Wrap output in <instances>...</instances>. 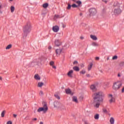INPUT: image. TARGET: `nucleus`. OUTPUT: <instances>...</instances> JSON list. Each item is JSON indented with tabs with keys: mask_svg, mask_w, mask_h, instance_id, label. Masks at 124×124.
Segmentation results:
<instances>
[{
	"mask_svg": "<svg viewBox=\"0 0 124 124\" xmlns=\"http://www.w3.org/2000/svg\"><path fill=\"white\" fill-rule=\"evenodd\" d=\"M13 0H10V1H13Z\"/></svg>",
	"mask_w": 124,
	"mask_h": 124,
	"instance_id": "60",
	"label": "nucleus"
},
{
	"mask_svg": "<svg viewBox=\"0 0 124 124\" xmlns=\"http://www.w3.org/2000/svg\"><path fill=\"white\" fill-rule=\"evenodd\" d=\"M44 85V83L43 82H38L37 87L38 88H42V86Z\"/></svg>",
	"mask_w": 124,
	"mask_h": 124,
	"instance_id": "19",
	"label": "nucleus"
},
{
	"mask_svg": "<svg viewBox=\"0 0 124 124\" xmlns=\"http://www.w3.org/2000/svg\"><path fill=\"white\" fill-rule=\"evenodd\" d=\"M55 62L53 61H51L50 62V65L53 66V64H54Z\"/></svg>",
	"mask_w": 124,
	"mask_h": 124,
	"instance_id": "38",
	"label": "nucleus"
},
{
	"mask_svg": "<svg viewBox=\"0 0 124 124\" xmlns=\"http://www.w3.org/2000/svg\"><path fill=\"white\" fill-rule=\"evenodd\" d=\"M31 22L30 21H28L26 23L25 25L24 26L23 28V31L24 32V35L23 36V37H27V36L30 32H31Z\"/></svg>",
	"mask_w": 124,
	"mask_h": 124,
	"instance_id": "3",
	"label": "nucleus"
},
{
	"mask_svg": "<svg viewBox=\"0 0 124 124\" xmlns=\"http://www.w3.org/2000/svg\"><path fill=\"white\" fill-rule=\"evenodd\" d=\"M71 5L70 4H68V7H67V9L69 10L71 8Z\"/></svg>",
	"mask_w": 124,
	"mask_h": 124,
	"instance_id": "32",
	"label": "nucleus"
},
{
	"mask_svg": "<svg viewBox=\"0 0 124 124\" xmlns=\"http://www.w3.org/2000/svg\"><path fill=\"white\" fill-rule=\"evenodd\" d=\"M76 3H77L78 4V6H80V5H81V4H82V2L80 0H78V1H76Z\"/></svg>",
	"mask_w": 124,
	"mask_h": 124,
	"instance_id": "25",
	"label": "nucleus"
},
{
	"mask_svg": "<svg viewBox=\"0 0 124 124\" xmlns=\"http://www.w3.org/2000/svg\"><path fill=\"white\" fill-rule=\"evenodd\" d=\"M0 14H2V11H0Z\"/></svg>",
	"mask_w": 124,
	"mask_h": 124,
	"instance_id": "57",
	"label": "nucleus"
},
{
	"mask_svg": "<svg viewBox=\"0 0 124 124\" xmlns=\"http://www.w3.org/2000/svg\"><path fill=\"white\" fill-rule=\"evenodd\" d=\"M49 6V4L48 3H45L43 4V7L44 8H47Z\"/></svg>",
	"mask_w": 124,
	"mask_h": 124,
	"instance_id": "21",
	"label": "nucleus"
},
{
	"mask_svg": "<svg viewBox=\"0 0 124 124\" xmlns=\"http://www.w3.org/2000/svg\"><path fill=\"white\" fill-rule=\"evenodd\" d=\"M122 86V82L118 81L115 82L113 84V85L112 86V89L114 90V91H118L120 88Z\"/></svg>",
	"mask_w": 124,
	"mask_h": 124,
	"instance_id": "6",
	"label": "nucleus"
},
{
	"mask_svg": "<svg viewBox=\"0 0 124 124\" xmlns=\"http://www.w3.org/2000/svg\"><path fill=\"white\" fill-rule=\"evenodd\" d=\"M102 110H103V113H104L105 114H108V111L106 108H103Z\"/></svg>",
	"mask_w": 124,
	"mask_h": 124,
	"instance_id": "22",
	"label": "nucleus"
},
{
	"mask_svg": "<svg viewBox=\"0 0 124 124\" xmlns=\"http://www.w3.org/2000/svg\"><path fill=\"white\" fill-rule=\"evenodd\" d=\"M60 28L58 26H53L52 28V30L53 31H54V32H58Z\"/></svg>",
	"mask_w": 124,
	"mask_h": 124,
	"instance_id": "11",
	"label": "nucleus"
},
{
	"mask_svg": "<svg viewBox=\"0 0 124 124\" xmlns=\"http://www.w3.org/2000/svg\"><path fill=\"white\" fill-rule=\"evenodd\" d=\"M117 59H118V56L116 55H115L112 57V60H117Z\"/></svg>",
	"mask_w": 124,
	"mask_h": 124,
	"instance_id": "34",
	"label": "nucleus"
},
{
	"mask_svg": "<svg viewBox=\"0 0 124 124\" xmlns=\"http://www.w3.org/2000/svg\"><path fill=\"white\" fill-rule=\"evenodd\" d=\"M54 106L55 108H60L61 106V104L57 101H55L54 102Z\"/></svg>",
	"mask_w": 124,
	"mask_h": 124,
	"instance_id": "10",
	"label": "nucleus"
},
{
	"mask_svg": "<svg viewBox=\"0 0 124 124\" xmlns=\"http://www.w3.org/2000/svg\"><path fill=\"white\" fill-rule=\"evenodd\" d=\"M90 89L93 91V92H96L97 89H96V87H95V85H92L90 87Z\"/></svg>",
	"mask_w": 124,
	"mask_h": 124,
	"instance_id": "12",
	"label": "nucleus"
},
{
	"mask_svg": "<svg viewBox=\"0 0 124 124\" xmlns=\"http://www.w3.org/2000/svg\"><path fill=\"white\" fill-rule=\"evenodd\" d=\"M54 18H56V19H58V18H61V17H60V16L55 15V16H54Z\"/></svg>",
	"mask_w": 124,
	"mask_h": 124,
	"instance_id": "37",
	"label": "nucleus"
},
{
	"mask_svg": "<svg viewBox=\"0 0 124 124\" xmlns=\"http://www.w3.org/2000/svg\"><path fill=\"white\" fill-rule=\"evenodd\" d=\"M93 67V63H90V65L88 66V71H90Z\"/></svg>",
	"mask_w": 124,
	"mask_h": 124,
	"instance_id": "26",
	"label": "nucleus"
},
{
	"mask_svg": "<svg viewBox=\"0 0 124 124\" xmlns=\"http://www.w3.org/2000/svg\"><path fill=\"white\" fill-rule=\"evenodd\" d=\"M54 43L55 46H57V47H59V46H61L62 44V43L60 41V40L59 39L55 40Z\"/></svg>",
	"mask_w": 124,
	"mask_h": 124,
	"instance_id": "8",
	"label": "nucleus"
},
{
	"mask_svg": "<svg viewBox=\"0 0 124 124\" xmlns=\"http://www.w3.org/2000/svg\"><path fill=\"white\" fill-rule=\"evenodd\" d=\"M80 39H84V37L81 36V37H80Z\"/></svg>",
	"mask_w": 124,
	"mask_h": 124,
	"instance_id": "51",
	"label": "nucleus"
},
{
	"mask_svg": "<svg viewBox=\"0 0 124 124\" xmlns=\"http://www.w3.org/2000/svg\"><path fill=\"white\" fill-rule=\"evenodd\" d=\"M95 59L96 60V61H99V57H95Z\"/></svg>",
	"mask_w": 124,
	"mask_h": 124,
	"instance_id": "44",
	"label": "nucleus"
},
{
	"mask_svg": "<svg viewBox=\"0 0 124 124\" xmlns=\"http://www.w3.org/2000/svg\"><path fill=\"white\" fill-rule=\"evenodd\" d=\"M7 124H12V122L9 121L7 122Z\"/></svg>",
	"mask_w": 124,
	"mask_h": 124,
	"instance_id": "41",
	"label": "nucleus"
},
{
	"mask_svg": "<svg viewBox=\"0 0 124 124\" xmlns=\"http://www.w3.org/2000/svg\"><path fill=\"white\" fill-rule=\"evenodd\" d=\"M62 28H64L66 26L65 25H64L63 23H62Z\"/></svg>",
	"mask_w": 124,
	"mask_h": 124,
	"instance_id": "45",
	"label": "nucleus"
},
{
	"mask_svg": "<svg viewBox=\"0 0 124 124\" xmlns=\"http://www.w3.org/2000/svg\"><path fill=\"white\" fill-rule=\"evenodd\" d=\"M102 1H103V2H104L105 3H107V2H108V0H102Z\"/></svg>",
	"mask_w": 124,
	"mask_h": 124,
	"instance_id": "42",
	"label": "nucleus"
},
{
	"mask_svg": "<svg viewBox=\"0 0 124 124\" xmlns=\"http://www.w3.org/2000/svg\"><path fill=\"white\" fill-rule=\"evenodd\" d=\"M105 13H106V8H103L102 9V14H105Z\"/></svg>",
	"mask_w": 124,
	"mask_h": 124,
	"instance_id": "27",
	"label": "nucleus"
},
{
	"mask_svg": "<svg viewBox=\"0 0 124 124\" xmlns=\"http://www.w3.org/2000/svg\"><path fill=\"white\" fill-rule=\"evenodd\" d=\"M117 76L118 77H121V74L118 73Z\"/></svg>",
	"mask_w": 124,
	"mask_h": 124,
	"instance_id": "49",
	"label": "nucleus"
},
{
	"mask_svg": "<svg viewBox=\"0 0 124 124\" xmlns=\"http://www.w3.org/2000/svg\"><path fill=\"white\" fill-rule=\"evenodd\" d=\"M105 96V94L101 92L94 93L93 95V99L94 107L98 108L100 105V102H103V97Z\"/></svg>",
	"mask_w": 124,
	"mask_h": 124,
	"instance_id": "1",
	"label": "nucleus"
},
{
	"mask_svg": "<svg viewBox=\"0 0 124 124\" xmlns=\"http://www.w3.org/2000/svg\"><path fill=\"white\" fill-rule=\"evenodd\" d=\"M95 120H98L99 119V114H97L94 116Z\"/></svg>",
	"mask_w": 124,
	"mask_h": 124,
	"instance_id": "29",
	"label": "nucleus"
},
{
	"mask_svg": "<svg viewBox=\"0 0 124 124\" xmlns=\"http://www.w3.org/2000/svg\"><path fill=\"white\" fill-rule=\"evenodd\" d=\"M62 50L61 49H57L56 50V55L58 56H60L62 53Z\"/></svg>",
	"mask_w": 124,
	"mask_h": 124,
	"instance_id": "13",
	"label": "nucleus"
},
{
	"mask_svg": "<svg viewBox=\"0 0 124 124\" xmlns=\"http://www.w3.org/2000/svg\"><path fill=\"white\" fill-rule=\"evenodd\" d=\"M12 47V45L10 44L9 45H8L6 47V50H8V49H11V48Z\"/></svg>",
	"mask_w": 124,
	"mask_h": 124,
	"instance_id": "24",
	"label": "nucleus"
},
{
	"mask_svg": "<svg viewBox=\"0 0 124 124\" xmlns=\"http://www.w3.org/2000/svg\"><path fill=\"white\" fill-rule=\"evenodd\" d=\"M15 10V7L14 6H11V12L13 13V12Z\"/></svg>",
	"mask_w": 124,
	"mask_h": 124,
	"instance_id": "23",
	"label": "nucleus"
},
{
	"mask_svg": "<svg viewBox=\"0 0 124 124\" xmlns=\"http://www.w3.org/2000/svg\"><path fill=\"white\" fill-rule=\"evenodd\" d=\"M89 16L90 17H93L96 15L97 13V10L95 9V8H91L89 10Z\"/></svg>",
	"mask_w": 124,
	"mask_h": 124,
	"instance_id": "5",
	"label": "nucleus"
},
{
	"mask_svg": "<svg viewBox=\"0 0 124 124\" xmlns=\"http://www.w3.org/2000/svg\"><path fill=\"white\" fill-rule=\"evenodd\" d=\"M54 96H55V97L57 98V99H60V96H59V95H58V94H54Z\"/></svg>",
	"mask_w": 124,
	"mask_h": 124,
	"instance_id": "33",
	"label": "nucleus"
},
{
	"mask_svg": "<svg viewBox=\"0 0 124 124\" xmlns=\"http://www.w3.org/2000/svg\"><path fill=\"white\" fill-rule=\"evenodd\" d=\"M0 80L1 81H2V77H0Z\"/></svg>",
	"mask_w": 124,
	"mask_h": 124,
	"instance_id": "52",
	"label": "nucleus"
},
{
	"mask_svg": "<svg viewBox=\"0 0 124 124\" xmlns=\"http://www.w3.org/2000/svg\"><path fill=\"white\" fill-rule=\"evenodd\" d=\"M86 76L87 77H90V74H87Z\"/></svg>",
	"mask_w": 124,
	"mask_h": 124,
	"instance_id": "54",
	"label": "nucleus"
},
{
	"mask_svg": "<svg viewBox=\"0 0 124 124\" xmlns=\"http://www.w3.org/2000/svg\"><path fill=\"white\" fill-rule=\"evenodd\" d=\"M34 78L35 79V80H40V77L38 74L35 75Z\"/></svg>",
	"mask_w": 124,
	"mask_h": 124,
	"instance_id": "18",
	"label": "nucleus"
},
{
	"mask_svg": "<svg viewBox=\"0 0 124 124\" xmlns=\"http://www.w3.org/2000/svg\"><path fill=\"white\" fill-rule=\"evenodd\" d=\"M72 1H74V2H76V1H76V0H72Z\"/></svg>",
	"mask_w": 124,
	"mask_h": 124,
	"instance_id": "56",
	"label": "nucleus"
},
{
	"mask_svg": "<svg viewBox=\"0 0 124 124\" xmlns=\"http://www.w3.org/2000/svg\"><path fill=\"white\" fill-rule=\"evenodd\" d=\"M93 46H98V44L96 43V42H93L92 43Z\"/></svg>",
	"mask_w": 124,
	"mask_h": 124,
	"instance_id": "30",
	"label": "nucleus"
},
{
	"mask_svg": "<svg viewBox=\"0 0 124 124\" xmlns=\"http://www.w3.org/2000/svg\"><path fill=\"white\" fill-rule=\"evenodd\" d=\"M39 94L40 95H43V91H40Z\"/></svg>",
	"mask_w": 124,
	"mask_h": 124,
	"instance_id": "39",
	"label": "nucleus"
},
{
	"mask_svg": "<svg viewBox=\"0 0 124 124\" xmlns=\"http://www.w3.org/2000/svg\"><path fill=\"white\" fill-rule=\"evenodd\" d=\"M4 115H5V110H3L1 113V116L2 118L4 117Z\"/></svg>",
	"mask_w": 124,
	"mask_h": 124,
	"instance_id": "28",
	"label": "nucleus"
},
{
	"mask_svg": "<svg viewBox=\"0 0 124 124\" xmlns=\"http://www.w3.org/2000/svg\"><path fill=\"white\" fill-rule=\"evenodd\" d=\"M72 101L76 103H78V99H77V97L73 96L72 97Z\"/></svg>",
	"mask_w": 124,
	"mask_h": 124,
	"instance_id": "14",
	"label": "nucleus"
},
{
	"mask_svg": "<svg viewBox=\"0 0 124 124\" xmlns=\"http://www.w3.org/2000/svg\"><path fill=\"white\" fill-rule=\"evenodd\" d=\"M113 8V13L115 16L120 15V14H121L123 11V6L118 2H115L114 3Z\"/></svg>",
	"mask_w": 124,
	"mask_h": 124,
	"instance_id": "2",
	"label": "nucleus"
},
{
	"mask_svg": "<svg viewBox=\"0 0 124 124\" xmlns=\"http://www.w3.org/2000/svg\"><path fill=\"white\" fill-rule=\"evenodd\" d=\"M43 107L40 108L38 109L37 112H41L43 111L44 113H46L47 111H48V106H47V103L45 102H43Z\"/></svg>",
	"mask_w": 124,
	"mask_h": 124,
	"instance_id": "4",
	"label": "nucleus"
},
{
	"mask_svg": "<svg viewBox=\"0 0 124 124\" xmlns=\"http://www.w3.org/2000/svg\"><path fill=\"white\" fill-rule=\"evenodd\" d=\"M52 67H53V68H54V69H56V66L53 65Z\"/></svg>",
	"mask_w": 124,
	"mask_h": 124,
	"instance_id": "50",
	"label": "nucleus"
},
{
	"mask_svg": "<svg viewBox=\"0 0 124 124\" xmlns=\"http://www.w3.org/2000/svg\"><path fill=\"white\" fill-rule=\"evenodd\" d=\"M42 61H43V59H42V60H41V62H42Z\"/></svg>",
	"mask_w": 124,
	"mask_h": 124,
	"instance_id": "61",
	"label": "nucleus"
},
{
	"mask_svg": "<svg viewBox=\"0 0 124 124\" xmlns=\"http://www.w3.org/2000/svg\"><path fill=\"white\" fill-rule=\"evenodd\" d=\"M108 102L110 103V104L115 103V102H116V99L113 97V95H112V94H108Z\"/></svg>",
	"mask_w": 124,
	"mask_h": 124,
	"instance_id": "7",
	"label": "nucleus"
},
{
	"mask_svg": "<svg viewBox=\"0 0 124 124\" xmlns=\"http://www.w3.org/2000/svg\"><path fill=\"white\" fill-rule=\"evenodd\" d=\"M39 124H43V122H41Z\"/></svg>",
	"mask_w": 124,
	"mask_h": 124,
	"instance_id": "58",
	"label": "nucleus"
},
{
	"mask_svg": "<svg viewBox=\"0 0 124 124\" xmlns=\"http://www.w3.org/2000/svg\"><path fill=\"white\" fill-rule=\"evenodd\" d=\"M109 122L110 124H114L115 123V119H114V118L111 117Z\"/></svg>",
	"mask_w": 124,
	"mask_h": 124,
	"instance_id": "20",
	"label": "nucleus"
},
{
	"mask_svg": "<svg viewBox=\"0 0 124 124\" xmlns=\"http://www.w3.org/2000/svg\"><path fill=\"white\" fill-rule=\"evenodd\" d=\"M48 49L49 50H50V49H52V46H49L48 47Z\"/></svg>",
	"mask_w": 124,
	"mask_h": 124,
	"instance_id": "48",
	"label": "nucleus"
},
{
	"mask_svg": "<svg viewBox=\"0 0 124 124\" xmlns=\"http://www.w3.org/2000/svg\"><path fill=\"white\" fill-rule=\"evenodd\" d=\"M78 6H77V5H76V4H73L72 5V7H73V8H76V7H78Z\"/></svg>",
	"mask_w": 124,
	"mask_h": 124,
	"instance_id": "31",
	"label": "nucleus"
},
{
	"mask_svg": "<svg viewBox=\"0 0 124 124\" xmlns=\"http://www.w3.org/2000/svg\"><path fill=\"white\" fill-rule=\"evenodd\" d=\"M80 73H81V74H85V73H86V71L84 70H83L81 71H80Z\"/></svg>",
	"mask_w": 124,
	"mask_h": 124,
	"instance_id": "36",
	"label": "nucleus"
},
{
	"mask_svg": "<svg viewBox=\"0 0 124 124\" xmlns=\"http://www.w3.org/2000/svg\"><path fill=\"white\" fill-rule=\"evenodd\" d=\"M65 93H66V94H71V95H73V93H72V92L71 91V90H70V89L69 88H67L65 90Z\"/></svg>",
	"mask_w": 124,
	"mask_h": 124,
	"instance_id": "9",
	"label": "nucleus"
},
{
	"mask_svg": "<svg viewBox=\"0 0 124 124\" xmlns=\"http://www.w3.org/2000/svg\"><path fill=\"white\" fill-rule=\"evenodd\" d=\"M122 93H124V87L122 89Z\"/></svg>",
	"mask_w": 124,
	"mask_h": 124,
	"instance_id": "46",
	"label": "nucleus"
},
{
	"mask_svg": "<svg viewBox=\"0 0 124 124\" xmlns=\"http://www.w3.org/2000/svg\"><path fill=\"white\" fill-rule=\"evenodd\" d=\"M79 15H80V16H82V15H83V14H82V13H80L79 14Z\"/></svg>",
	"mask_w": 124,
	"mask_h": 124,
	"instance_id": "55",
	"label": "nucleus"
},
{
	"mask_svg": "<svg viewBox=\"0 0 124 124\" xmlns=\"http://www.w3.org/2000/svg\"><path fill=\"white\" fill-rule=\"evenodd\" d=\"M109 60V57L107 58V60L108 61Z\"/></svg>",
	"mask_w": 124,
	"mask_h": 124,
	"instance_id": "59",
	"label": "nucleus"
},
{
	"mask_svg": "<svg viewBox=\"0 0 124 124\" xmlns=\"http://www.w3.org/2000/svg\"><path fill=\"white\" fill-rule=\"evenodd\" d=\"M74 64H78V62H77V61H75L74 62Z\"/></svg>",
	"mask_w": 124,
	"mask_h": 124,
	"instance_id": "43",
	"label": "nucleus"
},
{
	"mask_svg": "<svg viewBox=\"0 0 124 124\" xmlns=\"http://www.w3.org/2000/svg\"><path fill=\"white\" fill-rule=\"evenodd\" d=\"M42 59H44L45 60V61H46V60H47V58H45V57H42Z\"/></svg>",
	"mask_w": 124,
	"mask_h": 124,
	"instance_id": "53",
	"label": "nucleus"
},
{
	"mask_svg": "<svg viewBox=\"0 0 124 124\" xmlns=\"http://www.w3.org/2000/svg\"><path fill=\"white\" fill-rule=\"evenodd\" d=\"M73 69L74 70H75V71H77V72L79 71V70H80V69L79 68V67L76 66L73 67Z\"/></svg>",
	"mask_w": 124,
	"mask_h": 124,
	"instance_id": "17",
	"label": "nucleus"
},
{
	"mask_svg": "<svg viewBox=\"0 0 124 124\" xmlns=\"http://www.w3.org/2000/svg\"><path fill=\"white\" fill-rule=\"evenodd\" d=\"M120 66H124V62H121L119 64Z\"/></svg>",
	"mask_w": 124,
	"mask_h": 124,
	"instance_id": "35",
	"label": "nucleus"
},
{
	"mask_svg": "<svg viewBox=\"0 0 124 124\" xmlns=\"http://www.w3.org/2000/svg\"><path fill=\"white\" fill-rule=\"evenodd\" d=\"M72 73H73V71L72 70H70L67 73L68 76L71 78H72V75H71Z\"/></svg>",
	"mask_w": 124,
	"mask_h": 124,
	"instance_id": "15",
	"label": "nucleus"
},
{
	"mask_svg": "<svg viewBox=\"0 0 124 124\" xmlns=\"http://www.w3.org/2000/svg\"><path fill=\"white\" fill-rule=\"evenodd\" d=\"M13 117H14V118H16L17 114H13Z\"/></svg>",
	"mask_w": 124,
	"mask_h": 124,
	"instance_id": "47",
	"label": "nucleus"
},
{
	"mask_svg": "<svg viewBox=\"0 0 124 124\" xmlns=\"http://www.w3.org/2000/svg\"><path fill=\"white\" fill-rule=\"evenodd\" d=\"M90 37L93 40H97V37L95 35H91Z\"/></svg>",
	"mask_w": 124,
	"mask_h": 124,
	"instance_id": "16",
	"label": "nucleus"
},
{
	"mask_svg": "<svg viewBox=\"0 0 124 124\" xmlns=\"http://www.w3.org/2000/svg\"><path fill=\"white\" fill-rule=\"evenodd\" d=\"M32 122H35L36 121H37V118H32Z\"/></svg>",
	"mask_w": 124,
	"mask_h": 124,
	"instance_id": "40",
	"label": "nucleus"
}]
</instances>
